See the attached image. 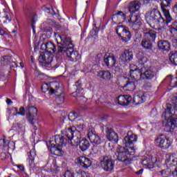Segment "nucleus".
<instances>
[{
  "label": "nucleus",
  "instance_id": "f704fd0d",
  "mask_svg": "<svg viewBox=\"0 0 177 177\" xmlns=\"http://www.w3.org/2000/svg\"><path fill=\"white\" fill-rule=\"evenodd\" d=\"M141 164L145 168H148L149 169H151V168H154V162H153L152 160H150V158H146L142 160Z\"/></svg>",
  "mask_w": 177,
  "mask_h": 177
},
{
  "label": "nucleus",
  "instance_id": "09e8293b",
  "mask_svg": "<svg viewBox=\"0 0 177 177\" xmlns=\"http://www.w3.org/2000/svg\"><path fill=\"white\" fill-rule=\"evenodd\" d=\"M22 115V117H24V115H26V109H24V106H21L19 109V111L17 112L15 115Z\"/></svg>",
  "mask_w": 177,
  "mask_h": 177
},
{
  "label": "nucleus",
  "instance_id": "4d7b16f0",
  "mask_svg": "<svg viewBox=\"0 0 177 177\" xmlns=\"http://www.w3.org/2000/svg\"><path fill=\"white\" fill-rule=\"evenodd\" d=\"M146 62H147V58L145 57H142L139 59V64H141L142 66H143V64H145Z\"/></svg>",
  "mask_w": 177,
  "mask_h": 177
},
{
  "label": "nucleus",
  "instance_id": "c03bdc74",
  "mask_svg": "<svg viewBox=\"0 0 177 177\" xmlns=\"http://www.w3.org/2000/svg\"><path fill=\"white\" fill-rule=\"evenodd\" d=\"M171 0H160V6L162 9L169 8V6H171Z\"/></svg>",
  "mask_w": 177,
  "mask_h": 177
},
{
  "label": "nucleus",
  "instance_id": "72a5a7b5",
  "mask_svg": "<svg viewBox=\"0 0 177 177\" xmlns=\"http://www.w3.org/2000/svg\"><path fill=\"white\" fill-rule=\"evenodd\" d=\"M162 10L164 13L165 19V27L167 26L170 21H172V17L169 14V10L166 8H162Z\"/></svg>",
  "mask_w": 177,
  "mask_h": 177
},
{
  "label": "nucleus",
  "instance_id": "a18cd8bd",
  "mask_svg": "<svg viewBox=\"0 0 177 177\" xmlns=\"http://www.w3.org/2000/svg\"><path fill=\"white\" fill-rule=\"evenodd\" d=\"M0 21L2 23H6V21H12V18H10L8 12H4V16L3 18H0Z\"/></svg>",
  "mask_w": 177,
  "mask_h": 177
},
{
  "label": "nucleus",
  "instance_id": "052dcab7",
  "mask_svg": "<svg viewBox=\"0 0 177 177\" xmlns=\"http://www.w3.org/2000/svg\"><path fill=\"white\" fill-rule=\"evenodd\" d=\"M15 67H17V64H16V62H13L11 59V63L10 64V68H15Z\"/></svg>",
  "mask_w": 177,
  "mask_h": 177
},
{
  "label": "nucleus",
  "instance_id": "6ab92c4d",
  "mask_svg": "<svg viewBox=\"0 0 177 177\" xmlns=\"http://www.w3.org/2000/svg\"><path fill=\"white\" fill-rule=\"evenodd\" d=\"M82 123H77L75 126L68 128V133L71 136V132L76 131L82 133L86 129V124L84 123V120H81Z\"/></svg>",
  "mask_w": 177,
  "mask_h": 177
},
{
  "label": "nucleus",
  "instance_id": "bf43d9fd",
  "mask_svg": "<svg viewBox=\"0 0 177 177\" xmlns=\"http://www.w3.org/2000/svg\"><path fill=\"white\" fill-rule=\"evenodd\" d=\"M157 115V109H153L151 111V117H156Z\"/></svg>",
  "mask_w": 177,
  "mask_h": 177
},
{
  "label": "nucleus",
  "instance_id": "4c0bfd02",
  "mask_svg": "<svg viewBox=\"0 0 177 177\" xmlns=\"http://www.w3.org/2000/svg\"><path fill=\"white\" fill-rule=\"evenodd\" d=\"M12 63V57L6 55L1 59V66H8Z\"/></svg>",
  "mask_w": 177,
  "mask_h": 177
},
{
  "label": "nucleus",
  "instance_id": "774afa93",
  "mask_svg": "<svg viewBox=\"0 0 177 177\" xmlns=\"http://www.w3.org/2000/svg\"><path fill=\"white\" fill-rule=\"evenodd\" d=\"M171 175H173L174 177H177V167L171 172Z\"/></svg>",
  "mask_w": 177,
  "mask_h": 177
},
{
  "label": "nucleus",
  "instance_id": "20e7f679",
  "mask_svg": "<svg viewBox=\"0 0 177 177\" xmlns=\"http://www.w3.org/2000/svg\"><path fill=\"white\" fill-rule=\"evenodd\" d=\"M68 142V138L65 136H55V141L50 140L48 143H47V146L48 149H50V151L54 156H63L64 154V151L62 149V147L64 143H67Z\"/></svg>",
  "mask_w": 177,
  "mask_h": 177
},
{
  "label": "nucleus",
  "instance_id": "338daca9",
  "mask_svg": "<svg viewBox=\"0 0 177 177\" xmlns=\"http://www.w3.org/2000/svg\"><path fill=\"white\" fill-rule=\"evenodd\" d=\"M48 13H50V15H56V11H55V10L51 8L50 10L48 11Z\"/></svg>",
  "mask_w": 177,
  "mask_h": 177
},
{
  "label": "nucleus",
  "instance_id": "f8f14e48",
  "mask_svg": "<svg viewBox=\"0 0 177 177\" xmlns=\"http://www.w3.org/2000/svg\"><path fill=\"white\" fill-rule=\"evenodd\" d=\"M127 19L130 26H131L133 30H138L142 27V20L139 16L132 13Z\"/></svg>",
  "mask_w": 177,
  "mask_h": 177
},
{
  "label": "nucleus",
  "instance_id": "c85d7f7f",
  "mask_svg": "<svg viewBox=\"0 0 177 177\" xmlns=\"http://www.w3.org/2000/svg\"><path fill=\"white\" fill-rule=\"evenodd\" d=\"M142 75H143V71H142V69L130 70V76L136 81H139V80L142 79Z\"/></svg>",
  "mask_w": 177,
  "mask_h": 177
},
{
  "label": "nucleus",
  "instance_id": "ea45409f",
  "mask_svg": "<svg viewBox=\"0 0 177 177\" xmlns=\"http://www.w3.org/2000/svg\"><path fill=\"white\" fill-rule=\"evenodd\" d=\"M169 60L172 64L177 66V51H172L170 53Z\"/></svg>",
  "mask_w": 177,
  "mask_h": 177
},
{
  "label": "nucleus",
  "instance_id": "58836bf2",
  "mask_svg": "<svg viewBox=\"0 0 177 177\" xmlns=\"http://www.w3.org/2000/svg\"><path fill=\"white\" fill-rule=\"evenodd\" d=\"M123 88H126V91H135V89H136V85L135 84V82H127L123 86Z\"/></svg>",
  "mask_w": 177,
  "mask_h": 177
},
{
  "label": "nucleus",
  "instance_id": "423d86ee",
  "mask_svg": "<svg viewBox=\"0 0 177 177\" xmlns=\"http://www.w3.org/2000/svg\"><path fill=\"white\" fill-rule=\"evenodd\" d=\"M50 95H55L57 96L56 102L59 104L64 103V93L63 91V87H60V83L54 82L52 84V88L50 89Z\"/></svg>",
  "mask_w": 177,
  "mask_h": 177
},
{
  "label": "nucleus",
  "instance_id": "0e129e2a",
  "mask_svg": "<svg viewBox=\"0 0 177 177\" xmlns=\"http://www.w3.org/2000/svg\"><path fill=\"white\" fill-rule=\"evenodd\" d=\"M102 57H103L102 53H98L96 56V59H97V60H102Z\"/></svg>",
  "mask_w": 177,
  "mask_h": 177
},
{
  "label": "nucleus",
  "instance_id": "5701e85b",
  "mask_svg": "<svg viewBox=\"0 0 177 177\" xmlns=\"http://www.w3.org/2000/svg\"><path fill=\"white\" fill-rule=\"evenodd\" d=\"M132 102V97L128 95L118 97V103L120 106H128Z\"/></svg>",
  "mask_w": 177,
  "mask_h": 177
},
{
  "label": "nucleus",
  "instance_id": "f03ea898",
  "mask_svg": "<svg viewBox=\"0 0 177 177\" xmlns=\"http://www.w3.org/2000/svg\"><path fill=\"white\" fill-rule=\"evenodd\" d=\"M137 140L138 136L136 135L128 132L122 140V143L125 147L119 146L115 153L118 161L124 162L126 165L131 164V156L135 155V148L129 146H132Z\"/></svg>",
  "mask_w": 177,
  "mask_h": 177
},
{
  "label": "nucleus",
  "instance_id": "9d476101",
  "mask_svg": "<svg viewBox=\"0 0 177 177\" xmlns=\"http://www.w3.org/2000/svg\"><path fill=\"white\" fill-rule=\"evenodd\" d=\"M155 142L156 143V146L162 150H167V149H169V147H171V145H172V141H171L169 138L167 137V136L164 134L159 135L156 138Z\"/></svg>",
  "mask_w": 177,
  "mask_h": 177
},
{
  "label": "nucleus",
  "instance_id": "a19ab883",
  "mask_svg": "<svg viewBox=\"0 0 177 177\" xmlns=\"http://www.w3.org/2000/svg\"><path fill=\"white\" fill-rule=\"evenodd\" d=\"M129 28L124 26L119 25L116 27V34H118V37H121L122 34L125 32Z\"/></svg>",
  "mask_w": 177,
  "mask_h": 177
},
{
  "label": "nucleus",
  "instance_id": "2eb2a0df",
  "mask_svg": "<svg viewBox=\"0 0 177 177\" xmlns=\"http://www.w3.org/2000/svg\"><path fill=\"white\" fill-rule=\"evenodd\" d=\"M120 60L124 63H131L133 60V53L129 50H124L120 56Z\"/></svg>",
  "mask_w": 177,
  "mask_h": 177
},
{
  "label": "nucleus",
  "instance_id": "de8ad7c7",
  "mask_svg": "<svg viewBox=\"0 0 177 177\" xmlns=\"http://www.w3.org/2000/svg\"><path fill=\"white\" fill-rule=\"evenodd\" d=\"M78 177H91V174L89 173H86L82 170H80L77 174Z\"/></svg>",
  "mask_w": 177,
  "mask_h": 177
},
{
  "label": "nucleus",
  "instance_id": "aec40b11",
  "mask_svg": "<svg viewBox=\"0 0 177 177\" xmlns=\"http://www.w3.org/2000/svg\"><path fill=\"white\" fill-rule=\"evenodd\" d=\"M158 49L162 52H169L171 50V43L167 40L158 41Z\"/></svg>",
  "mask_w": 177,
  "mask_h": 177
},
{
  "label": "nucleus",
  "instance_id": "c9c22d12",
  "mask_svg": "<svg viewBox=\"0 0 177 177\" xmlns=\"http://www.w3.org/2000/svg\"><path fill=\"white\" fill-rule=\"evenodd\" d=\"M114 19H120V21H124L125 19H127V15L122 11H119L113 15L112 20L114 21Z\"/></svg>",
  "mask_w": 177,
  "mask_h": 177
},
{
  "label": "nucleus",
  "instance_id": "3c124183",
  "mask_svg": "<svg viewBox=\"0 0 177 177\" xmlns=\"http://www.w3.org/2000/svg\"><path fill=\"white\" fill-rule=\"evenodd\" d=\"M28 156L29 160H35V156H37V154L35 153V151L34 150H32L28 153Z\"/></svg>",
  "mask_w": 177,
  "mask_h": 177
},
{
  "label": "nucleus",
  "instance_id": "c756f323",
  "mask_svg": "<svg viewBox=\"0 0 177 177\" xmlns=\"http://www.w3.org/2000/svg\"><path fill=\"white\" fill-rule=\"evenodd\" d=\"M0 146L3 147H8V150H13L15 149V142L6 141L5 139H1Z\"/></svg>",
  "mask_w": 177,
  "mask_h": 177
},
{
  "label": "nucleus",
  "instance_id": "603ef678",
  "mask_svg": "<svg viewBox=\"0 0 177 177\" xmlns=\"http://www.w3.org/2000/svg\"><path fill=\"white\" fill-rule=\"evenodd\" d=\"M142 88L145 90L147 91L148 89H150L151 88V82H145L142 86Z\"/></svg>",
  "mask_w": 177,
  "mask_h": 177
},
{
  "label": "nucleus",
  "instance_id": "ddd939ff",
  "mask_svg": "<svg viewBox=\"0 0 177 177\" xmlns=\"http://www.w3.org/2000/svg\"><path fill=\"white\" fill-rule=\"evenodd\" d=\"M26 111L27 120L29 121L30 124L34 125L35 117H37V114H38V109L34 106L28 105Z\"/></svg>",
  "mask_w": 177,
  "mask_h": 177
},
{
  "label": "nucleus",
  "instance_id": "f257e3e1",
  "mask_svg": "<svg viewBox=\"0 0 177 177\" xmlns=\"http://www.w3.org/2000/svg\"><path fill=\"white\" fill-rule=\"evenodd\" d=\"M68 35L66 33H62L59 35L60 42L57 41V48L53 42L48 41L46 44H41V49H44L46 52L40 53L38 60L41 66L44 68H50L52 67V60H53V55L52 53L55 55H62V53H59V48H62L66 45V40L67 39Z\"/></svg>",
  "mask_w": 177,
  "mask_h": 177
},
{
  "label": "nucleus",
  "instance_id": "5fc2aeb1",
  "mask_svg": "<svg viewBox=\"0 0 177 177\" xmlns=\"http://www.w3.org/2000/svg\"><path fill=\"white\" fill-rule=\"evenodd\" d=\"M91 151L94 154L97 153V152L99 151V146H97V145L93 146L92 148H91Z\"/></svg>",
  "mask_w": 177,
  "mask_h": 177
},
{
  "label": "nucleus",
  "instance_id": "2f4dec72",
  "mask_svg": "<svg viewBox=\"0 0 177 177\" xmlns=\"http://www.w3.org/2000/svg\"><path fill=\"white\" fill-rule=\"evenodd\" d=\"M97 77H100V78L105 80L106 81H109V80H111V73L109 71H100L97 73Z\"/></svg>",
  "mask_w": 177,
  "mask_h": 177
},
{
  "label": "nucleus",
  "instance_id": "6e6552de",
  "mask_svg": "<svg viewBox=\"0 0 177 177\" xmlns=\"http://www.w3.org/2000/svg\"><path fill=\"white\" fill-rule=\"evenodd\" d=\"M100 161L102 168L106 172H111V171L114 169V165H115V163L111 156H101L100 158Z\"/></svg>",
  "mask_w": 177,
  "mask_h": 177
},
{
  "label": "nucleus",
  "instance_id": "9b49d317",
  "mask_svg": "<svg viewBox=\"0 0 177 177\" xmlns=\"http://www.w3.org/2000/svg\"><path fill=\"white\" fill-rule=\"evenodd\" d=\"M71 136L68 133V129H66L65 136L68 139V142H71L73 146H78L81 139H82V133L80 131H72L71 132Z\"/></svg>",
  "mask_w": 177,
  "mask_h": 177
},
{
  "label": "nucleus",
  "instance_id": "49530a36",
  "mask_svg": "<svg viewBox=\"0 0 177 177\" xmlns=\"http://www.w3.org/2000/svg\"><path fill=\"white\" fill-rule=\"evenodd\" d=\"M78 117V113L75 111H72L68 114V118L70 121H74Z\"/></svg>",
  "mask_w": 177,
  "mask_h": 177
},
{
  "label": "nucleus",
  "instance_id": "1a4fd4ad",
  "mask_svg": "<svg viewBox=\"0 0 177 177\" xmlns=\"http://www.w3.org/2000/svg\"><path fill=\"white\" fill-rule=\"evenodd\" d=\"M169 117L162 116L165 120H162V124L167 129V131H174L177 128V115L169 114Z\"/></svg>",
  "mask_w": 177,
  "mask_h": 177
},
{
  "label": "nucleus",
  "instance_id": "e433bc0d",
  "mask_svg": "<svg viewBox=\"0 0 177 177\" xmlns=\"http://www.w3.org/2000/svg\"><path fill=\"white\" fill-rule=\"evenodd\" d=\"M133 102L136 105L141 104V103H143L145 102V95H135L133 98Z\"/></svg>",
  "mask_w": 177,
  "mask_h": 177
},
{
  "label": "nucleus",
  "instance_id": "bb28decb",
  "mask_svg": "<svg viewBox=\"0 0 177 177\" xmlns=\"http://www.w3.org/2000/svg\"><path fill=\"white\" fill-rule=\"evenodd\" d=\"M157 37V32L153 30H149L148 31L144 30V38H147L149 39V41H152V42H155L156 38Z\"/></svg>",
  "mask_w": 177,
  "mask_h": 177
},
{
  "label": "nucleus",
  "instance_id": "37998d69",
  "mask_svg": "<svg viewBox=\"0 0 177 177\" xmlns=\"http://www.w3.org/2000/svg\"><path fill=\"white\" fill-rule=\"evenodd\" d=\"M53 84V82H52L50 85H49L48 84H44L41 86V91L44 92V93H46V92H48V93L50 94V89L52 88Z\"/></svg>",
  "mask_w": 177,
  "mask_h": 177
},
{
  "label": "nucleus",
  "instance_id": "393cba45",
  "mask_svg": "<svg viewBox=\"0 0 177 177\" xmlns=\"http://www.w3.org/2000/svg\"><path fill=\"white\" fill-rule=\"evenodd\" d=\"M166 164L169 167H176L177 165V156L175 153H171L168 155V157L166 160Z\"/></svg>",
  "mask_w": 177,
  "mask_h": 177
},
{
  "label": "nucleus",
  "instance_id": "cd10ccee",
  "mask_svg": "<svg viewBox=\"0 0 177 177\" xmlns=\"http://www.w3.org/2000/svg\"><path fill=\"white\" fill-rule=\"evenodd\" d=\"M153 42L154 41L146 37H143L141 41V46L146 50H151V49H153Z\"/></svg>",
  "mask_w": 177,
  "mask_h": 177
},
{
  "label": "nucleus",
  "instance_id": "412c9836",
  "mask_svg": "<svg viewBox=\"0 0 177 177\" xmlns=\"http://www.w3.org/2000/svg\"><path fill=\"white\" fill-rule=\"evenodd\" d=\"M141 71H142V80H153L156 75V72L151 69H146L145 67H142Z\"/></svg>",
  "mask_w": 177,
  "mask_h": 177
},
{
  "label": "nucleus",
  "instance_id": "4468645a",
  "mask_svg": "<svg viewBox=\"0 0 177 177\" xmlns=\"http://www.w3.org/2000/svg\"><path fill=\"white\" fill-rule=\"evenodd\" d=\"M104 64L108 68L115 67V64H117V57H115V55L113 54L105 55L104 57Z\"/></svg>",
  "mask_w": 177,
  "mask_h": 177
},
{
  "label": "nucleus",
  "instance_id": "b1692460",
  "mask_svg": "<svg viewBox=\"0 0 177 177\" xmlns=\"http://www.w3.org/2000/svg\"><path fill=\"white\" fill-rule=\"evenodd\" d=\"M44 24H48V26H46L45 31H46V32H50V34H52L53 32L52 27H57V28H60L59 23L56 22V21L53 19H48Z\"/></svg>",
  "mask_w": 177,
  "mask_h": 177
},
{
  "label": "nucleus",
  "instance_id": "79ce46f5",
  "mask_svg": "<svg viewBox=\"0 0 177 177\" xmlns=\"http://www.w3.org/2000/svg\"><path fill=\"white\" fill-rule=\"evenodd\" d=\"M159 173L162 177H169L172 174V170H171L170 168H167L166 169L159 171Z\"/></svg>",
  "mask_w": 177,
  "mask_h": 177
},
{
  "label": "nucleus",
  "instance_id": "680f3d73",
  "mask_svg": "<svg viewBox=\"0 0 177 177\" xmlns=\"http://www.w3.org/2000/svg\"><path fill=\"white\" fill-rule=\"evenodd\" d=\"M29 165L30 168H34L35 167V163H34V160H29Z\"/></svg>",
  "mask_w": 177,
  "mask_h": 177
},
{
  "label": "nucleus",
  "instance_id": "0eeeda50",
  "mask_svg": "<svg viewBox=\"0 0 177 177\" xmlns=\"http://www.w3.org/2000/svg\"><path fill=\"white\" fill-rule=\"evenodd\" d=\"M171 102L173 104H167V108L162 114V117H171L169 114H172V115H177V94H174L171 97Z\"/></svg>",
  "mask_w": 177,
  "mask_h": 177
},
{
  "label": "nucleus",
  "instance_id": "7c9ffc66",
  "mask_svg": "<svg viewBox=\"0 0 177 177\" xmlns=\"http://www.w3.org/2000/svg\"><path fill=\"white\" fill-rule=\"evenodd\" d=\"M78 145L80 146V149L82 151H86V150L89 149L91 144L89 143V140L86 138H84L78 143Z\"/></svg>",
  "mask_w": 177,
  "mask_h": 177
},
{
  "label": "nucleus",
  "instance_id": "473e14b6",
  "mask_svg": "<svg viewBox=\"0 0 177 177\" xmlns=\"http://www.w3.org/2000/svg\"><path fill=\"white\" fill-rule=\"evenodd\" d=\"M119 38L122 41V42H129L132 38V35H131V31L128 29L127 31L124 32L121 36H119Z\"/></svg>",
  "mask_w": 177,
  "mask_h": 177
},
{
  "label": "nucleus",
  "instance_id": "864d4df0",
  "mask_svg": "<svg viewBox=\"0 0 177 177\" xmlns=\"http://www.w3.org/2000/svg\"><path fill=\"white\" fill-rule=\"evenodd\" d=\"M64 177H74V173L70 170H67L65 171Z\"/></svg>",
  "mask_w": 177,
  "mask_h": 177
},
{
  "label": "nucleus",
  "instance_id": "69168bd1",
  "mask_svg": "<svg viewBox=\"0 0 177 177\" xmlns=\"http://www.w3.org/2000/svg\"><path fill=\"white\" fill-rule=\"evenodd\" d=\"M1 24H0V35H6V31L3 30L1 28Z\"/></svg>",
  "mask_w": 177,
  "mask_h": 177
},
{
  "label": "nucleus",
  "instance_id": "a211bd4d",
  "mask_svg": "<svg viewBox=\"0 0 177 177\" xmlns=\"http://www.w3.org/2000/svg\"><path fill=\"white\" fill-rule=\"evenodd\" d=\"M87 137L93 145H100L102 143V138L99 135L96 134L93 131L89 130Z\"/></svg>",
  "mask_w": 177,
  "mask_h": 177
},
{
  "label": "nucleus",
  "instance_id": "dca6fc26",
  "mask_svg": "<svg viewBox=\"0 0 177 177\" xmlns=\"http://www.w3.org/2000/svg\"><path fill=\"white\" fill-rule=\"evenodd\" d=\"M106 139L109 142H114L118 143V134L114 131V129L111 127H106L105 129Z\"/></svg>",
  "mask_w": 177,
  "mask_h": 177
},
{
  "label": "nucleus",
  "instance_id": "7ed1b4c3",
  "mask_svg": "<svg viewBox=\"0 0 177 177\" xmlns=\"http://www.w3.org/2000/svg\"><path fill=\"white\" fill-rule=\"evenodd\" d=\"M65 42L66 44L64 46L59 47V53L68 56L71 62H77V60H80L81 59V55H80L78 51L74 50V45L71 41V37H70L68 35L66 36V40Z\"/></svg>",
  "mask_w": 177,
  "mask_h": 177
},
{
  "label": "nucleus",
  "instance_id": "f3484780",
  "mask_svg": "<svg viewBox=\"0 0 177 177\" xmlns=\"http://www.w3.org/2000/svg\"><path fill=\"white\" fill-rule=\"evenodd\" d=\"M78 165H80L82 168L88 169L92 165V160L85 156H80L76 159Z\"/></svg>",
  "mask_w": 177,
  "mask_h": 177
},
{
  "label": "nucleus",
  "instance_id": "13d9d810",
  "mask_svg": "<svg viewBox=\"0 0 177 177\" xmlns=\"http://www.w3.org/2000/svg\"><path fill=\"white\" fill-rule=\"evenodd\" d=\"M93 31H94L93 35H95V37H97V34L99 33V28L95 26L93 28Z\"/></svg>",
  "mask_w": 177,
  "mask_h": 177
},
{
  "label": "nucleus",
  "instance_id": "8fccbe9b",
  "mask_svg": "<svg viewBox=\"0 0 177 177\" xmlns=\"http://www.w3.org/2000/svg\"><path fill=\"white\" fill-rule=\"evenodd\" d=\"M170 86H171V88H175V86H177V77H172L171 79Z\"/></svg>",
  "mask_w": 177,
  "mask_h": 177
},
{
  "label": "nucleus",
  "instance_id": "6e6d98bb",
  "mask_svg": "<svg viewBox=\"0 0 177 177\" xmlns=\"http://www.w3.org/2000/svg\"><path fill=\"white\" fill-rule=\"evenodd\" d=\"M75 86H76L77 89L80 91L81 88L82 87V84H81V81L78 80L77 82H76Z\"/></svg>",
  "mask_w": 177,
  "mask_h": 177
},
{
  "label": "nucleus",
  "instance_id": "e2e57ef3",
  "mask_svg": "<svg viewBox=\"0 0 177 177\" xmlns=\"http://www.w3.org/2000/svg\"><path fill=\"white\" fill-rule=\"evenodd\" d=\"M0 157H1V160H6V153L1 152L0 154Z\"/></svg>",
  "mask_w": 177,
  "mask_h": 177
},
{
  "label": "nucleus",
  "instance_id": "39448f33",
  "mask_svg": "<svg viewBox=\"0 0 177 177\" xmlns=\"http://www.w3.org/2000/svg\"><path fill=\"white\" fill-rule=\"evenodd\" d=\"M145 17L147 24H149L150 27H153L156 23H158L161 28L165 27V19L162 17L161 12L156 8H153L149 12H147Z\"/></svg>",
  "mask_w": 177,
  "mask_h": 177
},
{
  "label": "nucleus",
  "instance_id": "4be33fe9",
  "mask_svg": "<svg viewBox=\"0 0 177 177\" xmlns=\"http://www.w3.org/2000/svg\"><path fill=\"white\" fill-rule=\"evenodd\" d=\"M169 31L172 34L174 39L172 42L174 46H177V21H174L171 25L169 26Z\"/></svg>",
  "mask_w": 177,
  "mask_h": 177
},
{
  "label": "nucleus",
  "instance_id": "a878e982",
  "mask_svg": "<svg viewBox=\"0 0 177 177\" xmlns=\"http://www.w3.org/2000/svg\"><path fill=\"white\" fill-rule=\"evenodd\" d=\"M140 6H142V3L139 1H131L129 6V10L131 13H135L140 9Z\"/></svg>",
  "mask_w": 177,
  "mask_h": 177
}]
</instances>
